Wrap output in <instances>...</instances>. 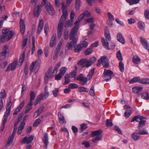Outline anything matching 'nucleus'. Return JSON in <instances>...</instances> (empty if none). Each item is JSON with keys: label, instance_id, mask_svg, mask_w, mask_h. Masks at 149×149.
<instances>
[{"label": "nucleus", "instance_id": "64", "mask_svg": "<svg viewBox=\"0 0 149 149\" xmlns=\"http://www.w3.org/2000/svg\"><path fill=\"white\" fill-rule=\"evenodd\" d=\"M144 15L146 18L149 19V10L146 9L144 11Z\"/></svg>", "mask_w": 149, "mask_h": 149}, {"label": "nucleus", "instance_id": "50", "mask_svg": "<svg viewBox=\"0 0 149 149\" xmlns=\"http://www.w3.org/2000/svg\"><path fill=\"white\" fill-rule=\"evenodd\" d=\"M45 107L44 106H42L40 107L36 111V113H37V116H39L41 113L42 112L43 110L44 109Z\"/></svg>", "mask_w": 149, "mask_h": 149}, {"label": "nucleus", "instance_id": "60", "mask_svg": "<svg viewBox=\"0 0 149 149\" xmlns=\"http://www.w3.org/2000/svg\"><path fill=\"white\" fill-rule=\"evenodd\" d=\"M69 87L72 89H74L78 88V85L76 84L70 83L68 85Z\"/></svg>", "mask_w": 149, "mask_h": 149}, {"label": "nucleus", "instance_id": "24", "mask_svg": "<svg viewBox=\"0 0 149 149\" xmlns=\"http://www.w3.org/2000/svg\"><path fill=\"white\" fill-rule=\"evenodd\" d=\"M43 141L45 146V147L47 148L48 144V135L47 133H45L44 134Z\"/></svg>", "mask_w": 149, "mask_h": 149}, {"label": "nucleus", "instance_id": "13", "mask_svg": "<svg viewBox=\"0 0 149 149\" xmlns=\"http://www.w3.org/2000/svg\"><path fill=\"white\" fill-rule=\"evenodd\" d=\"M34 136L33 135H31L28 138L26 136L21 141V143L23 144L26 143L27 144H29L33 140Z\"/></svg>", "mask_w": 149, "mask_h": 149}, {"label": "nucleus", "instance_id": "53", "mask_svg": "<svg viewBox=\"0 0 149 149\" xmlns=\"http://www.w3.org/2000/svg\"><path fill=\"white\" fill-rule=\"evenodd\" d=\"M138 132L139 134L140 135L147 134H148L147 131L145 129L141 130L139 129Z\"/></svg>", "mask_w": 149, "mask_h": 149}, {"label": "nucleus", "instance_id": "27", "mask_svg": "<svg viewBox=\"0 0 149 149\" xmlns=\"http://www.w3.org/2000/svg\"><path fill=\"white\" fill-rule=\"evenodd\" d=\"M24 101H23L21 103L19 106L17 108L13 113L14 115H16L22 109L23 107L24 106Z\"/></svg>", "mask_w": 149, "mask_h": 149}, {"label": "nucleus", "instance_id": "56", "mask_svg": "<svg viewBox=\"0 0 149 149\" xmlns=\"http://www.w3.org/2000/svg\"><path fill=\"white\" fill-rule=\"evenodd\" d=\"M146 122V120H141L139 123V125L138 126L139 129H140L141 127H143L145 125V123Z\"/></svg>", "mask_w": 149, "mask_h": 149}, {"label": "nucleus", "instance_id": "58", "mask_svg": "<svg viewBox=\"0 0 149 149\" xmlns=\"http://www.w3.org/2000/svg\"><path fill=\"white\" fill-rule=\"evenodd\" d=\"M82 49V48L78 44L77 45V47L74 49V52L75 53H78Z\"/></svg>", "mask_w": 149, "mask_h": 149}, {"label": "nucleus", "instance_id": "44", "mask_svg": "<svg viewBox=\"0 0 149 149\" xmlns=\"http://www.w3.org/2000/svg\"><path fill=\"white\" fill-rule=\"evenodd\" d=\"M32 43L33 45V47L32 48V53L31 54H33L35 50V39L34 36H32Z\"/></svg>", "mask_w": 149, "mask_h": 149}, {"label": "nucleus", "instance_id": "31", "mask_svg": "<svg viewBox=\"0 0 149 149\" xmlns=\"http://www.w3.org/2000/svg\"><path fill=\"white\" fill-rule=\"evenodd\" d=\"M138 28L141 30L144 31L145 24L144 22L142 21H139L137 24Z\"/></svg>", "mask_w": 149, "mask_h": 149}, {"label": "nucleus", "instance_id": "6", "mask_svg": "<svg viewBox=\"0 0 149 149\" xmlns=\"http://www.w3.org/2000/svg\"><path fill=\"white\" fill-rule=\"evenodd\" d=\"M10 109H6V110L5 113V114L3 117V120L2 122V126L1 129V131H3L4 130L5 123L7 122L8 116L10 113Z\"/></svg>", "mask_w": 149, "mask_h": 149}, {"label": "nucleus", "instance_id": "34", "mask_svg": "<svg viewBox=\"0 0 149 149\" xmlns=\"http://www.w3.org/2000/svg\"><path fill=\"white\" fill-rule=\"evenodd\" d=\"M140 0H126L127 3H129L130 5H132L139 3Z\"/></svg>", "mask_w": 149, "mask_h": 149}, {"label": "nucleus", "instance_id": "5", "mask_svg": "<svg viewBox=\"0 0 149 149\" xmlns=\"http://www.w3.org/2000/svg\"><path fill=\"white\" fill-rule=\"evenodd\" d=\"M77 64L81 65V67L82 68H88L91 65V63L90 61L85 58L81 59L77 62Z\"/></svg>", "mask_w": 149, "mask_h": 149}, {"label": "nucleus", "instance_id": "45", "mask_svg": "<svg viewBox=\"0 0 149 149\" xmlns=\"http://www.w3.org/2000/svg\"><path fill=\"white\" fill-rule=\"evenodd\" d=\"M73 22H72L71 20H68L66 21L64 25L65 27H70L72 25Z\"/></svg>", "mask_w": 149, "mask_h": 149}, {"label": "nucleus", "instance_id": "15", "mask_svg": "<svg viewBox=\"0 0 149 149\" xmlns=\"http://www.w3.org/2000/svg\"><path fill=\"white\" fill-rule=\"evenodd\" d=\"M9 31V30L8 29L3 30L2 31L3 35H6V36H8L7 40H10L12 38L13 35V33L12 31H10V32Z\"/></svg>", "mask_w": 149, "mask_h": 149}, {"label": "nucleus", "instance_id": "48", "mask_svg": "<svg viewBox=\"0 0 149 149\" xmlns=\"http://www.w3.org/2000/svg\"><path fill=\"white\" fill-rule=\"evenodd\" d=\"M67 68L65 67H62L60 70V72L59 73L62 76H63L66 72Z\"/></svg>", "mask_w": 149, "mask_h": 149}, {"label": "nucleus", "instance_id": "33", "mask_svg": "<svg viewBox=\"0 0 149 149\" xmlns=\"http://www.w3.org/2000/svg\"><path fill=\"white\" fill-rule=\"evenodd\" d=\"M132 112V109L131 107H129L125 112L124 115L125 118H128Z\"/></svg>", "mask_w": 149, "mask_h": 149}, {"label": "nucleus", "instance_id": "30", "mask_svg": "<svg viewBox=\"0 0 149 149\" xmlns=\"http://www.w3.org/2000/svg\"><path fill=\"white\" fill-rule=\"evenodd\" d=\"M43 22L42 19L40 20L39 23L38 28V33H40L41 32L43 27Z\"/></svg>", "mask_w": 149, "mask_h": 149}, {"label": "nucleus", "instance_id": "4", "mask_svg": "<svg viewBox=\"0 0 149 149\" xmlns=\"http://www.w3.org/2000/svg\"><path fill=\"white\" fill-rule=\"evenodd\" d=\"M113 72L111 70L104 69L103 73L104 79L106 81H108L112 78V76H113Z\"/></svg>", "mask_w": 149, "mask_h": 149}, {"label": "nucleus", "instance_id": "47", "mask_svg": "<svg viewBox=\"0 0 149 149\" xmlns=\"http://www.w3.org/2000/svg\"><path fill=\"white\" fill-rule=\"evenodd\" d=\"M78 44L82 48H86L87 47L88 45V43L86 41H83L81 42L80 43Z\"/></svg>", "mask_w": 149, "mask_h": 149}, {"label": "nucleus", "instance_id": "10", "mask_svg": "<svg viewBox=\"0 0 149 149\" xmlns=\"http://www.w3.org/2000/svg\"><path fill=\"white\" fill-rule=\"evenodd\" d=\"M45 8L50 15H53L55 14V10L50 3L49 2L47 3L46 5Z\"/></svg>", "mask_w": 149, "mask_h": 149}, {"label": "nucleus", "instance_id": "25", "mask_svg": "<svg viewBox=\"0 0 149 149\" xmlns=\"http://www.w3.org/2000/svg\"><path fill=\"white\" fill-rule=\"evenodd\" d=\"M101 42L103 46L106 49H110L109 48V43L107 40L104 38L102 37L101 38Z\"/></svg>", "mask_w": 149, "mask_h": 149}, {"label": "nucleus", "instance_id": "9", "mask_svg": "<svg viewBox=\"0 0 149 149\" xmlns=\"http://www.w3.org/2000/svg\"><path fill=\"white\" fill-rule=\"evenodd\" d=\"M77 38H74L70 42H68L66 45V47L68 49L72 50L73 48L75 47L77 43Z\"/></svg>", "mask_w": 149, "mask_h": 149}, {"label": "nucleus", "instance_id": "17", "mask_svg": "<svg viewBox=\"0 0 149 149\" xmlns=\"http://www.w3.org/2000/svg\"><path fill=\"white\" fill-rule=\"evenodd\" d=\"M35 8L34 9V15L35 17H38L41 11L40 8L42 6L38 5L36 7V4L35 5Z\"/></svg>", "mask_w": 149, "mask_h": 149}, {"label": "nucleus", "instance_id": "20", "mask_svg": "<svg viewBox=\"0 0 149 149\" xmlns=\"http://www.w3.org/2000/svg\"><path fill=\"white\" fill-rule=\"evenodd\" d=\"M8 49L7 46H4L3 52L0 54V59L1 60H3L5 58L6 55L7 54V50Z\"/></svg>", "mask_w": 149, "mask_h": 149}, {"label": "nucleus", "instance_id": "8", "mask_svg": "<svg viewBox=\"0 0 149 149\" xmlns=\"http://www.w3.org/2000/svg\"><path fill=\"white\" fill-rule=\"evenodd\" d=\"M79 29V27L78 25L74 26L73 28L71 30L70 33L69 38L70 40H72L74 38H77L75 37L76 33L77 32Z\"/></svg>", "mask_w": 149, "mask_h": 149}, {"label": "nucleus", "instance_id": "42", "mask_svg": "<svg viewBox=\"0 0 149 149\" xmlns=\"http://www.w3.org/2000/svg\"><path fill=\"white\" fill-rule=\"evenodd\" d=\"M139 133H134L132 134V137L135 141L137 140L140 137Z\"/></svg>", "mask_w": 149, "mask_h": 149}, {"label": "nucleus", "instance_id": "36", "mask_svg": "<svg viewBox=\"0 0 149 149\" xmlns=\"http://www.w3.org/2000/svg\"><path fill=\"white\" fill-rule=\"evenodd\" d=\"M58 118L60 120L59 123L62 124L64 123L65 121V118L63 115L61 113H58Z\"/></svg>", "mask_w": 149, "mask_h": 149}, {"label": "nucleus", "instance_id": "43", "mask_svg": "<svg viewBox=\"0 0 149 149\" xmlns=\"http://www.w3.org/2000/svg\"><path fill=\"white\" fill-rule=\"evenodd\" d=\"M141 98L144 99L148 100L149 99V95L146 92L143 93L141 95Z\"/></svg>", "mask_w": 149, "mask_h": 149}, {"label": "nucleus", "instance_id": "2", "mask_svg": "<svg viewBox=\"0 0 149 149\" xmlns=\"http://www.w3.org/2000/svg\"><path fill=\"white\" fill-rule=\"evenodd\" d=\"M102 131L101 130L93 131L91 135V137H93L95 136L96 137L94 139L92 140V142L97 143V141L101 140L102 137Z\"/></svg>", "mask_w": 149, "mask_h": 149}, {"label": "nucleus", "instance_id": "18", "mask_svg": "<svg viewBox=\"0 0 149 149\" xmlns=\"http://www.w3.org/2000/svg\"><path fill=\"white\" fill-rule=\"evenodd\" d=\"M56 35L54 34L52 36L49 42L50 47H52L56 44Z\"/></svg>", "mask_w": 149, "mask_h": 149}, {"label": "nucleus", "instance_id": "39", "mask_svg": "<svg viewBox=\"0 0 149 149\" xmlns=\"http://www.w3.org/2000/svg\"><path fill=\"white\" fill-rule=\"evenodd\" d=\"M139 83L148 84L149 83V79L147 78H144L141 79L140 78Z\"/></svg>", "mask_w": 149, "mask_h": 149}, {"label": "nucleus", "instance_id": "35", "mask_svg": "<svg viewBox=\"0 0 149 149\" xmlns=\"http://www.w3.org/2000/svg\"><path fill=\"white\" fill-rule=\"evenodd\" d=\"M140 58L138 56H134L133 58L132 61L134 63L138 64L140 62Z\"/></svg>", "mask_w": 149, "mask_h": 149}, {"label": "nucleus", "instance_id": "19", "mask_svg": "<svg viewBox=\"0 0 149 149\" xmlns=\"http://www.w3.org/2000/svg\"><path fill=\"white\" fill-rule=\"evenodd\" d=\"M20 31L22 34H23L25 31V27L24 22L22 19H21L19 22Z\"/></svg>", "mask_w": 149, "mask_h": 149}, {"label": "nucleus", "instance_id": "61", "mask_svg": "<svg viewBox=\"0 0 149 149\" xmlns=\"http://www.w3.org/2000/svg\"><path fill=\"white\" fill-rule=\"evenodd\" d=\"M53 94L55 97L57 96L58 94L59 93V90L58 88H56L52 91Z\"/></svg>", "mask_w": 149, "mask_h": 149}, {"label": "nucleus", "instance_id": "55", "mask_svg": "<svg viewBox=\"0 0 149 149\" xmlns=\"http://www.w3.org/2000/svg\"><path fill=\"white\" fill-rule=\"evenodd\" d=\"M81 0H76L75 3V7L77 10H79L80 7Z\"/></svg>", "mask_w": 149, "mask_h": 149}, {"label": "nucleus", "instance_id": "32", "mask_svg": "<svg viewBox=\"0 0 149 149\" xmlns=\"http://www.w3.org/2000/svg\"><path fill=\"white\" fill-rule=\"evenodd\" d=\"M91 15V13L88 11H85L83 13L80 15V17L83 19L84 17H88Z\"/></svg>", "mask_w": 149, "mask_h": 149}, {"label": "nucleus", "instance_id": "11", "mask_svg": "<svg viewBox=\"0 0 149 149\" xmlns=\"http://www.w3.org/2000/svg\"><path fill=\"white\" fill-rule=\"evenodd\" d=\"M17 61L15 60L10 64H9L8 66L6 71H10V70L13 71L16 69L17 67Z\"/></svg>", "mask_w": 149, "mask_h": 149}, {"label": "nucleus", "instance_id": "46", "mask_svg": "<svg viewBox=\"0 0 149 149\" xmlns=\"http://www.w3.org/2000/svg\"><path fill=\"white\" fill-rule=\"evenodd\" d=\"M52 70L53 67H50L47 70V72L46 73L44 77H47L49 78L50 77V74L52 71Z\"/></svg>", "mask_w": 149, "mask_h": 149}, {"label": "nucleus", "instance_id": "57", "mask_svg": "<svg viewBox=\"0 0 149 149\" xmlns=\"http://www.w3.org/2000/svg\"><path fill=\"white\" fill-rule=\"evenodd\" d=\"M78 90L80 92H88V89L87 88L84 87H81L78 88Z\"/></svg>", "mask_w": 149, "mask_h": 149}, {"label": "nucleus", "instance_id": "37", "mask_svg": "<svg viewBox=\"0 0 149 149\" xmlns=\"http://www.w3.org/2000/svg\"><path fill=\"white\" fill-rule=\"evenodd\" d=\"M65 81L63 83L64 85L68 84L70 81V77L69 74H66L64 77Z\"/></svg>", "mask_w": 149, "mask_h": 149}, {"label": "nucleus", "instance_id": "7", "mask_svg": "<svg viewBox=\"0 0 149 149\" xmlns=\"http://www.w3.org/2000/svg\"><path fill=\"white\" fill-rule=\"evenodd\" d=\"M77 80H79L80 81V84L81 85H84L86 84L87 82V78L84 76L82 74H80L79 75L77 79Z\"/></svg>", "mask_w": 149, "mask_h": 149}, {"label": "nucleus", "instance_id": "62", "mask_svg": "<svg viewBox=\"0 0 149 149\" xmlns=\"http://www.w3.org/2000/svg\"><path fill=\"white\" fill-rule=\"evenodd\" d=\"M119 67L120 68V70L121 72H123L124 71V65L123 63L121 62H120L119 64Z\"/></svg>", "mask_w": 149, "mask_h": 149}, {"label": "nucleus", "instance_id": "26", "mask_svg": "<svg viewBox=\"0 0 149 149\" xmlns=\"http://www.w3.org/2000/svg\"><path fill=\"white\" fill-rule=\"evenodd\" d=\"M25 123L23 121H22L18 127L17 133L18 134H20L22 132V130L24 129Z\"/></svg>", "mask_w": 149, "mask_h": 149}, {"label": "nucleus", "instance_id": "51", "mask_svg": "<svg viewBox=\"0 0 149 149\" xmlns=\"http://www.w3.org/2000/svg\"><path fill=\"white\" fill-rule=\"evenodd\" d=\"M25 57V53L24 52L21 55L19 60V62L21 63L20 66H21L22 63L24 62Z\"/></svg>", "mask_w": 149, "mask_h": 149}, {"label": "nucleus", "instance_id": "59", "mask_svg": "<svg viewBox=\"0 0 149 149\" xmlns=\"http://www.w3.org/2000/svg\"><path fill=\"white\" fill-rule=\"evenodd\" d=\"M82 49V48L78 44L77 45V47L74 49V52L75 53H78Z\"/></svg>", "mask_w": 149, "mask_h": 149}, {"label": "nucleus", "instance_id": "54", "mask_svg": "<svg viewBox=\"0 0 149 149\" xmlns=\"http://www.w3.org/2000/svg\"><path fill=\"white\" fill-rule=\"evenodd\" d=\"M116 56L117 58L120 61H122L123 60L122 55L120 51H118L116 54Z\"/></svg>", "mask_w": 149, "mask_h": 149}, {"label": "nucleus", "instance_id": "29", "mask_svg": "<svg viewBox=\"0 0 149 149\" xmlns=\"http://www.w3.org/2000/svg\"><path fill=\"white\" fill-rule=\"evenodd\" d=\"M144 119V118L140 116H134L132 119L131 122H133L136 121L137 122L139 123L141 120Z\"/></svg>", "mask_w": 149, "mask_h": 149}, {"label": "nucleus", "instance_id": "41", "mask_svg": "<svg viewBox=\"0 0 149 149\" xmlns=\"http://www.w3.org/2000/svg\"><path fill=\"white\" fill-rule=\"evenodd\" d=\"M63 41L64 40L63 39L61 40L56 49V50L60 51L61 49V48L63 44Z\"/></svg>", "mask_w": 149, "mask_h": 149}, {"label": "nucleus", "instance_id": "3", "mask_svg": "<svg viewBox=\"0 0 149 149\" xmlns=\"http://www.w3.org/2000/svg\"><path fill=\"white\" fill-rule=\"evenodd\" d=\"M41 63V60L38 59L35 62H33L30 66V70L31 73L34 72L36 74L39 69V67Z\"/></svg>", "mask_w": 149, "mask_h": 149}, {"label": "nucleus", "instance_id": "49", "mask_svg": "<svg viewBox=\"0 0 149 149\" xmlns=\"http://www.w3.org/2000/svg\"><path fill=\"white\" fill-rule=\"evenodd\" d=\"M6 94L5 90L4 89H2L0 93V98H4L6 97Z\"/></svg>", "mask_w": 149, "mask_h": 149}, {"label": "nucleus", "instance_id": "23", "mask_svg": "<svg viewBox=\"0 0 149 149\" xmlns=\"http://www.w3.org/2000/svg\"><path fill=\"white\" fill-rule=\"evenodd\" d=\"M108 59L107 58L106 56H102L101 57L100 59L98 60V63L97 64V66H99L100 64H103V63L107 62Z\"/></svg>", "mask_w": 149, "mask_h": 149}, {"label": "nucleus", "instance_id": "12", "mask_svg": "<svg viewBox=\"0 0 149 149\" xmlns=\"http://www.w3.org/2000/svg\"><path fill=\"white\" fill-rule=\"evenodd\" d=\"M64 23L59 22L58 26L57 36L58 38H60L63 32Z\"/></svg>", "mask_w": 149, "mask_h": 149}, {"label": "nucleus", "instance_id": "22", "mask_svg": "<svg viewBox=\"0 0 149 149\" xmlns=\"http://www.w3.org/2000/svg\"><path fill=\"white\" fill-rule=\"evenodd\" d=\"M108 59L107 58L106 56H102L101 57L100 59L98 60V63L97 64V66H99L100 64H103V63L107 62Z\"/></svg>", "mask_w": 149, "mask_h": 149}, {"label": "nucleus", "instance_id": "63", "mask_svg": "<svg viewBox=\"0 0 149 149\" xmlns=\"http://www.w3.org/2000/svg\"><path fill=\"white\" fill-rule=\"evenodd\" d=\"M8 37V36H7L2 34L0 37L1 41L2 42H3L6 40H7V38Z\"/></svg>", "mask_w": 149, "mask_h": 149}, {"label": "nucleus", "instance_id": "38", "mask_svg": "<svg viewBox=\"0 0 149 149\" xmlns=\"http://www.w3.org/2000/svg\"><path fill=\"white\" fill-rule=\"evenodd\" d=\"M140 80V77H134L129 82L130 84L133 83H134L138 82L139 83Z\"/></svg>", "mask_w": 149, "mask_h": 149}, {"label": "nucleus", "instance_id": "16", "mask_svg": "<svg viewBox=\"0 0 149 149\" xmlns=\"http://www.w3.org/2000/svg\"><path fill=\"white\" fill-rule=\"evenodd\" d=\"M141 42L143 47L147 50H149V44L147 41L143 37H140Z\"/></svg>", "mask_w": 149, "mask_h": 149}, {"label": "nucleus", "instance_id": "40", "mask_svg": "<svg viewBox=\"0 0 149 149\" xmlns=\"http://www.w3.org/2000/svg\"><path fill=\"white\" fill-rule=\"evenodd\" d=\"M95 69V68H93L90 70L87 75V78L88 79H90L92 78V76L94 74Z\"/></svg>", "mask_w": 149, "mask_h": 149}, {"label": "nucleus", "instance_id": "52", "mask_svg": "<svg viewBox=\"0 0 149 149\" xmlns=\"http://www.w3.org/2000/svg\"><path fill=\"white\" fill-rule=\"evenodd\" d=\"M76 71L75 70H73L69 74V75L71 78H74V79H75L76 78Z\"/></svg>", "mask_w": 149, "mask_h": 149}, {"label": "nucleus", "instance_id": "28", "mask_svg": "<svg viewBox=\"0 0 149 149\" xmlns=\"http://www.w3.org/2000/svg\"><path fill=\"white\" fill-rule=\"evenodd\" d=\"M117 39L123 44H124L125 43V40L122 34L120 33H119L117 35Z\"/></svg>", "mask_w": 149, "mask_h": 149}, {"label": "nucleus", "instance_id": "1", "mask_svg": "<svg viewBox=\"0 0 149 149\" xmlns=\"http://www.w3.org/2000/svg\"><path fill=\"white\" fill-rule=\"evenodd\" d=\"M49 93L48 91V86L46 85L45 86L44 93H42L38 95L34 103V105H36L42 100H43L46 99L49 96Z\"/></svg>", "mask_w": 149, "mask_h": 149}, {"label": "nucleus", "instance_id": "21", "mask_svg": "<svg viewBox=\"0 0 149 149\" xmlns=\"http://www.w3.org/2000/svg\"><path fill=\"white\" fill-rule=\"evenodd\" d=\"M62 15L61 17L60 20V22L64 23L68 15V12L67 11H62Z\"/></svg>", "mask_w": 149, "mask_h": 149}, {"label": "nucleus", "instance_id": "14", "mask_svg": "<svg viewBox=\"0 0 149 149\" xmlns=\"http://www.w3.org/2000/svg\"><path fill=\"white\" fill-rule=\"evenodd\" d=\"M9 31V30L8 29L3 30L2 31L3 35H6V36H8L7 40H10L12 38L13 35V33L12 31H10V32Z\"/></svg>", "mask_w": 149, "mask_h": 149}]
</instances>
